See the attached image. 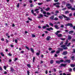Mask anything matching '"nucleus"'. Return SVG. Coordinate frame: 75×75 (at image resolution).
<instances>
[{
    "label": "nucleus",
    "instance_id": "nucleus-1",
    "mask_svg": "<svg viewBox=\"0 0 75 75\" xmlns=\"http://www.w3.org/2000/svg\"><path fill=\"white\" fill-rule=\"evenodd\" d=\"M63 62H64L63 59H61L60 60L56 61V63L58 64H60V63Z\"/></svg>",
    "mask_w": 75,
    "mask_h": 75
},
{
    "label": "nucleus",
    "instance_id": "nucleus-2",
    "mask_svg": "<svg viewBox=\"0 0 75 75\" xmlns=\"http://www.w3.org/2000/svg\"><path fill=\"white\" fill-rule=\"evenodd\" d=\"M65 27H67V26H69L70 27H73V25L71 23H68L67 24H66L65 25Z\"/></svg>",
    "mask_w": 75,
    "mask_h": 75
},
{
    "label": "nucleus",
    "instance_id": "nucleus-3",
    "mask_svg": "<svg viewBox=\"0 0 75 75\" xmlns=\"http://www.w3.org/2000/svg\"><path fill=\"white\" fill-rule=\"evenodd\" d=\"M39 16H40L38 17V18H42V17H44L43 15H42V14H39Z\"/></svg>",
    "mask_w": 75,
    "mask_h": 75
},
{
    "label": "nucleus",
    "instance_id": "nucleus-4",
    "mask_svg": "<svg viewBox=\"0 0 75 75\" xmlns=\"http://www.w3.org/2000/svg\"><path fill=\"white\" fill-rule=\"evenodd\" d=\"M46 30H47V31H50V30H53L54 29H53L51 27L49 28H46Z\"/></svg>",
    "mask_w": 75,
    "mask_h": 75
},
{
    "label": "nucleus",
    "instance_id": "nucleus-5",
    "mask_svg": "<svg viewBox=\"0 0 75 75\" xmlns=\"http://www.w3.org/2000/svg\"><path fill=\"white\" fill-rule=\"evenodd\" d=\"M68 54V52L67 51H64L63 52L62 54L64 55H67V54Z\"/></svg>",
    "mask_w": 75,
    "mask_h": 75
},
{
    "label": "nucleus",
    "instance_id": "nucleus-6",
    "mask_svg": "<svg viewBox=\"0 0 75 75\" xmlns=\"http://www.w3.org/2000/svg\"><path fill=\"white\" fill-rule=\"evenodd\" d=\"M66 65H67V64H60V66L61 67H66Z\"/></svg>",
    "mask_w": 75,
    "mask_h": 75
},
{
    "label": "nucleus",
    "instance_id": "nucleus-7",
    "mask_svg": "<svg viewBox=\"0 0 75 75\" xmlns=\"http://www.w3.org/2000/svg\"><path fill=\"white\" fill-rule=\"evenodd\" d=\"M10 69H11V72H14V69H13V67H10Z\"/></svg>",
    "mask_w": 75,
    "mask_h": 75
},
{
    "label": "nucleus",
    "instance_id": "nucleus-8",
    "mask_svg": "<svg viewBox=\"0 0 75 75\" xmlns=\"http://www.w3.org/2000/svg\"><path fill=\"white\" fill-rule=\"evenodd\" d=\"M54 26L55 28H56V29H59V27H58V26L57 25H55Z\"/></svg>",
    "mask_w": 75,
    "mask_h": 75
},
{
    "label": "nucleus",
    "instance_id": "nucleus-9",
    "mask_svg": "<svg viewBox=\"0 0 75 75\" xmlns=\"http://www.w3.org/2000/svg\"><path fill=\"white\" fill-rule=\"evenodd\" d=\"M50 18L51 19V20H54V16H52L50 17Z\"/></svg>",
    "mask_w": 75,
    "mask_h": 75
},
{
    "label": "nucleus",
    "instance_id": "nucleus-10",
    "mask_svg": "<svg viewBox=\"0 0 75 75\" xmlns=\"http://www.w3.org/2000/svg\"><path fill=\"white\" fill-rule=\"evenodd\" d=\"M50 38H51V37L50 36H48L46 38V40L47 41H49Z\"/></svg>",
    "mask_w": 75,
    "mask_h": 75
},
{
    "label": "nucleus",
    "instance_id": "nucleus-11",
    "mask_svg": "<svg viewBox=\"0 0 75 75\" xmlns=\"http://www.w3.org/2000/svg\"><path fill=\"white\" fill-rule=\"evenodd\" d=\"M30 50L33 53H34V49H33V48H30Z\"/></svg>",
    "mask_w": 75,
    "mask_h": 75
},
{
    "label": "nucleus",
    "instance_id": "nucleus-12",
    "mask_svg": "<svg viewBox=\"0 0 75 75\" xmlns=\"http://www.w3.org/2000/svg\"><path fill=\"white\" fill-rule=\"evenodd\" d=\"M73 33H74V31L73 30H71L69 32V34H73Z\"/></svg>",
    "mask_w": 75,
    "mask_h": 75
},
{
    "label": "nucleus",
    "instance_id": "nucleus-13",
    "mask_svg": "<svg viewBox=\"0 0 75 75\" xmlns=\"http://www.w3.org/2000/svg\"><path fill=\"white\" fill-rule=\"evenodd\" d=\"M57 4L58 5H59V3L57 2V3H54L53 4V6H56Z\"/></svg>",
    "mask_w": 75,
    "mask_h": 75
},
{
    "label": "nucleus",
    "instance_id": "nucleus-14",
    "mask_svg": "<svg viewBox=\"0 0 75 75\" xmlns=\"http://www.w3.org/2000/svg\"><path fill=\"white\" fill-rule=\"evenodd\" d=\"M66 18V19H65V20H66V21H69L71 20V19L69 17H67Z\"/></svg>",
    "mask_w": 75,
    "mask_h": 75
},
{
    "label": "nucleus",
    "instance_id": "nucleus-15",
    "mask_svg": "<svg viewBox=\"0 0 75 75\" xmlns=\"http://www.w3.org/2000/svg\"><path fill=\"white\" fill-rule=\"evenodd\" d=\"M58 49L59 51H62L64 50V49H63V48H58Z\"/></svg>",
    "mask_w": 75,
    "mask_h": 75
},
{
    "label": "nucleus",
    "instance_id": "nucleus-16",
    "mask_svg": "<svg viewBox=\"0 0 75 75\" xmlns=\"http://www.w3.org/2000/svg\"><path fill=\"white\" fill-rule=\"evenodd\" d=\"M68 39L69 40H71V39H72V37H71V36L68 35Z\"/></svg>",
    "mask_w": 75,
    "mask_h": 75
},
{
    "label": "nucleus",
    "instance_id": "nucleus-17",
    "mask_svg": "<svg viewBox=\"0 0 75 75\" xmlns=\"http://www.w3.org/2000/svg\"><path fill=\"white\" fill-rule=\"evenodd\" d=\"M71 67H74L75 66V65L74 64H71L70 65Z\"/></svg>",
    "mask_w": 75,
    "mask_h": 75
},
{
    "label": "nucleus",
    "instance_id": "nucleus-18",
    "mask_svg": "<svg viewBox=\"0 0 75 75\" xmlns=\"http://www.w3.org/2000/svg\"><path fill=\"white\" fill-rule=\"evenodd\" d=\"M69 13V12L68 11H65V14H67Z\"/></svg>",
    "mask_w": 75,
    "mask_h": 75
},
{
    "label": "nucleus",
    "instance_id": "nucleus-19",
    "mask_svg": "<svg viewBox=\"0 0 75 75\" xmlns=\"http://www.w3.org/2000/svg\"><path fill=\"white\" fill-rule=\"evenodd\" d=\"M38 8H39V9H41V10H40L41 12H42V11H44V10H43V9H42V8L39 7Z\"/></svg>",
    "mask_w": 75,
    "mask_h": 75
},
{
    "label": "nucleus",
    "instance_id": "nucleus-20",
    "mask_svg": "<svg viewBox=\"0 0 75 75\" xmlns=\"http://www.w3.org/2000/svg\"><path fill=\"white\" fill-rule=\"evenodd\" d=\"M50 10V8H47L46 9H45V10H46V11H49V10Z\"/></svg>",
    "mask_w": 75,
    "mask_h": 75
},
{
    "label": "nucleus",
    "instance_id": "nucleus-21",
    "mask_svg": "<svg viewBox=\"0 0 75 75\" xmlns=\"http://www.w3.org/2000/svg\"><path fill=\"white\" fill-rule=\"evenodd\" d=\"M50 63L51 64H54V60H51L50 61Z\"/></svg>",
    "mask_w": 75,
    "mask_h": 75
},
{
    "label": "nucleus",
    "instance_id": "nucleus-22",
    "mask_svg": "<svg viewBox=\"0 0 75 75\" xmlns=\"http://www.w3.org/2000/svg\"><path fill=\"white\" fill-rule=\"evenodd\" d=\"M62 16H63V17H64V18H67V16H65V15L62 14Z\"/></svg>",
    "mask_w": 75,
    "mask_h": 75
},
{
    "label": "nucleus",
    "instance_id": "nucleus-23",
    "mask_svg": "<svg viewBox=\"0 0 75 75\" xmlns=\"http://www.w3.org/2000/svg\"><path fill=\"white\" fill-rule=\"evenodd\" d=\"M59 18H60V19H63V17H62V16H59Z\"/></svg>",
    "mask_w": 75,
    "mask_h": 75
},
{
    "label": "nucleus",
    "instance_id": "nucleus-24",
    "mask_svg": "<svg viewBox=\"0 0 75 75\" xmlns=\"http://www.w3.org/2000/svg\"><path fill=\"white\" fill-rule=\"evenodd\" d=\"M0 54L2 57H4V54H3V52H1Z\"/></svg>",
    "mask_w": 75,
    "mask_h": 75
},
{
    "label": "nucleus",
    "instance_id": "nucleus-25",
    "mask_svg": "<svg viewBox=\"0 0 75 75\" xmlns=\"http://www.w3.org/2000/svg\"><path fill=\"white\" fill-rule=\"evenodd\" d=\"M49 25H50L52 26V27H53V25H54L53 24H52L51 23H49Z\"/></svg>",
    "mask_w": 75,
    "mask_h": 75
},
{
    "label": "nucleus",
    "instance_id": "nucleus-26",
    "mask_svg": "<svg viewBox=\"0 0 75 75\" xmlns=\"http://www.w3.org/2000/svg\"><path fill=\"white\" fill-rule=\"evenodd\" d=\"M61 36H62V34H59L57 35V37H61Z\"/></svg>",
    "mask_w": 75,
    "mask_h": 75
},
{
    "label": "nucleus",
    "instance_id": "nucleus-27",
    "mask_svg": "<svg viewBox=\"0 0 75 75\" xmlns=\"http://www.w3.org/2000/svg\"><path fill=\"white\" fill-rule=\"evenodd\" d=\"M27 66L28 68H31V65H30V64H27Z\"/></svg>",
    "mask_w": 75,
    "mask_h": 75
},
{
    "label": "nucleus",
    "instance_id": "nucleus-28",
    "mask_svg": "<svg viewBox=\"0 0 75 75\" xmlns=\"http://www.w3.org/2000/svg\"><path fill=\"white\" fill-rule=\"evenodd\" d=\"M68 40H66V42L65 43V45H67V44H68Z\"/></svg>",
    "mask_w": 75,
    "mask_h": 75
},
{
    "label": "nucleus",
    "instance_id": "nucleus-29",
    "mask_svg": "<svg viewBox=\"0 0 75 75\" xmlns=\"http://www.w3.org/2000/svg\"><path fill=\"white\" fill-rule=\"evenodd\" d=\"M66 47V46L65 45H63L61 46V47L62 48H64V47Z\"/></svg>",
    "mask_w": 75,
    "mask_h": 75
},
{
    "label": "nucleus",
    "instance_id": "nucleus-30",
    "mask_svg": "<svg viewBox=\"0 0 75 75\" xmlns=\"http://www.w3.org/2000/svg\"><path fill=\"white\" fill-rule=\"evenodd\" d=\"M55 52V50H52L51 51V53L52 54H54V53Z\"/></svg>",
    "mask_w": 75,
    "mask_h": 75
},
{
    "label": "nucleus",
    "instance_id": "nucleus-31",
    "mask_svg": "<svg viewBox=\"0 0 75 75\" xmlns=\"http://www.w3.org/2000/svg\"><path fill=\"white\" fill-rule=\"evenodd\" d=\"M67 8L68 9H71L72 8V6H68L67 7Z\"/></svg>",
    "mask_w": 75,
    "mask_h": 75
},
{
    "label": "nucleus",
    "instance_id": "nucleus-32",
    "mask_svg": "<svg viewBox=\"0 0 75 75\" xmlns=\"http://www.w3.org/2000/svg\"><path fill=\"white\" fill-rule=\"evenodd\" d=\"M67 62H68V63H70L71 62V60H67Z\"/></svg>",
    "mask_w": 75,
    "mask_h": 75
},
{
    "label": "nucleus",
    "instance_id": "nucleus-33",
    "mask_svg": "<svg viewBox=\"0 0 75 75\" xmlns=\"http://www.w3.org/2000/svg\"><path fill=\"white\" fill-rule=\"evenodd\" d=\"M38 5H39V6H41V5H42V3H38Z\"/></svg>",
    "mask_w": 75,
    "mask_h": 75
},
{
    "label": "nucleus",
    "instance_id": "nucleus-34",
    "mask_svg": "<svg viewBox=\"0 0 75 75\" xmlns=\"http://www.w3.org/2000/svg\"><path fill=\"white\" fill-rule=\"evenodd\" d=\"M25 47L26 48V49H27V50H28V51H30V49H29V48H28V47H27V46H25Z\"/></svg>",
    "mask_w": 75,
    "mask_h": 75
},
{
    "label": "nucleus",
    "instance_id": "nucleus-35",
    "mask_svg": "<svg viewBox=\"0 0 75 75\" xmlns=\"http://www.w3.org/2000/svg\"><path fill=\"white\" fill-rule=\"evenodd\" d=\"M28 20H30V21H33V20H32V19L31 18H30L29 17H28Z\"/></svg>",
    "mask_w": 75,
    "mask_h": 75
},
{
    "label": "nucleus",
    "instance_id": "nucleus-36",
    "mask_svg": "<svg viewBox=\"0 0 75 75\" xmlns=\"http://www.w3.org/2000/svg\"><path fill=\"white\" fill-rule=\"evenodd\" d=\"M19 5H20V3H18L17 6V7H18H18H19L20 6Z\"/></svg>",
    "mask_w": 75,
    "mask_h": 75
},
{
    "label": "nucleus",
    "instance_id": "nucleus-37",
    "mask_svg": "<svg viewBox=\"0 0 75 75\" xmlns=\"http://www.w3.org/2000/svg\"><path fill=\"white\" fill-rule=\"evenodd\" d=\"M70 6V4H67L66 5V6H67V7H68V6Z\"/></svg>",
    "mask_w": 75,
    "mask_h": 75
},
{
    "label": "nucleus",
    "instance_id": "nucleus-38",
    "mask_svg": "<svg viewBox=\"0 0 75 75\" xmlns=\"http://www.w3.org/2000/svg\"><path fill=\"white\" fill-rule=\"evenodd\" d=\"M17 60H18V58H15V60H14V62H16V61H17Z\"/></svg>",
    "mask_w": 75,
    "mask_h": 75
},
{
    "label": "nucleus",
    "instance_id": "nucleus-39",
    "mask_svg": "<svg viewBox=\"0 0 75 75\" xmlns=\"http://www.w3.org/2000/svg\"><path fill=\"white\" fill-rule=\"evenodd\" d=\"M38 10H39V9H38V8H36L34 10V11H38Z\"/></svg>",
    "mask_w": 75,
    "mask_h": 75
},
{
    "label": "nucleus",
    "instance_id": "nucleus-40",
    "mask_svg": "<svg viewBox=\"0 0 75 75\" xmlns=\"http://www.w3.org/2000/svg\"><path fill=\"white\" fill-rule=\"evenodd\" d=\"M63 49L64 50H67V49H68V47H64L63 48Z\"/></svg>",
    "mask_w": 75,
    "mask_h": 75
},
{
    "label": "nucleus",
    "instance_id": "nucleus-41",
    "mask_svg": "<svg viewBox=\"0 0 75 75\" xmlns=\"http://www.w3.org/2000/svg\"><path fill=\"white\" fill-rule=\"evenodd\" d=\"M35 57H33V62H34V61H35Z\"/></svg>",
    "mask_w": 75,
    "mask_h": 75
},
{
    "label": "nucleus",
    "instance_id": "nucleus-42",
    "mask_svg": "<svg viewBox=\"0 0 75 75\" xmlns=\"http://www.w3.org/2000/svg\"><path fill=\"white\" fill-rule=\"evenodd\" d=\"M30 6L31 7H34V5L33 4H31L30 5Z\"/></svg>",
    "mask_w": 75,
    "mask_h": 75
},
{
    "label": "nucleus",
    "instance_id": "nucleus-43",
    "mask_svg": "<svg viewBox=\"0 0 75 75\" xmlns=\"http://www.w3.org/2000/svg\"><path fill=\"white\" fill-rule=\"evenodd\" d=\"M31 12L32 14H34V10L32 9L31 10Z\"/></svg>",
    "mask_w": 75,
    "mask_h": 75
},
{
    "label": "nucleus",
    "instance_id": "nucleus-44",
    "mask_svg": "<svg viewBox=\"0 0 75 75\" xmlns=\"http://www.w3.org/2000/svg\"><path fill=\"white\" fill-rule=\"evenodd\" d=\"M54 20H55V21H56L57 20H58V18L56 17L54 18Z\"/></svg>",
    "mask_w": 75,
    "mask_h": 75
},
{
    "label": "nucleus",
    "instance_id": "nucleus-45",
    "mask_svg": "<svg viewBox=\"0 0 75 75\" xmlns=\"http://www.w3.org/2000/svg\"><path fill=\"white\" fill-rule=\"evenodd\" d=\"M72 71V69H69V72H71Z\"/></svg>",
    "mask_w": 75,
    "mask_h": 75
},
{
    "label": "nucleus",
    "instance_id": "nucleus-46",
    "mask_svg": "<svg viewBox=\"0 0 75 75\" xmlns=\"http://www.w3.org/2000/svg\"><path fill=\"white\" fill-rule=\"evenodd\" d=\"M27 73L28 75H30V71H29L28 70L27 71Z\"/></svg>",
    "mask_w": 75,
    "mask_h": 75
},
{
    "label": "nucleus",
    "instance_id": "nucleus-47",
    "mask_svg": "<svg viewBox=\"0 0 75 75\" xmlns=\"http://www.w3.org/2000/svg\"><path fill=\"white\" fill-rule=\"evenodd\" d=\"M46 28H47V26H44L42 27V28H43V29H45Z\"/></svg>",
    "mask_w": 75,
    "mask_h": 75
},
{
    "label": "nucleus",
    "instance_id": "nucleus-48",
    "mask_svg": "<svg viewBox=\"0 0 75 75\" xmlns=\"http://www.w3.org/2000/svg\"><path fill=\"white\" fill-rule=\"evenodd\" d=\"M61 28H64V25H61Z\"/></svg>",
    "mask_w": 75,
    "mask_h": 75
},
{
    "label": "nucleus",
    "instance_id": "nucleus-49",
    "mask_svg": "<svg viewBox=\"0 0 75 75\" xmlns=\"http://www.w3.org/2000/svg\"><path fill=\"white\" fill-rule=\"evenodd\" d=\"M46 14L47 15H49L50 16L51 15V14L50 13H49V12H47L46 13Z\"/></svg>",
    "mask_w": 75,
    "mask_h": 75
},
{
    "label": "nucleus",
    "instance_id": "nucleus-50",
    "mask_svg": "<svg viewBox=\"0 0 75 75\" xmlns=\"http://www.w3.org/2000/svg\"><path fill=\"white\" fill-rule=\"evenodd\" d=\"M70 45H71V43L69 42L67 45V47H69V46H70Z\"/></svg>",
    "mask_w": 75,
    "mask_h": 75
},
{
    "label": "nucleus",
    "instance_id": "nucleus-51",
    "mask_svg": "<svg viewBox=\"0 0 75 75\" xmlns=\"http://www.w3.org/2000/svg\"><path fill=\"white\" fill-rule=\"evenodd\" d=\"M46 13H47L45 11H43V14H46Z\"/></svg>",
    "mask_w": 75,
    "mask_h": 75
},
{
    "label": "nucleus",
    "instance_id": "nucleus-52",
    "mask_svg": "<svg viewBox=\"0 0 75 75\" xmlns=\"http://www.w3.org/2000/svg\"><path fill=\"white\" fill-rule=\"evenodd\" d=\"M59 52H60V51H59V50H58L56 52V54H59Z\"/></svg>",
    "mask_w": 75,
    "mask_h": 75
},
{
    "label": "nucleus",
    "instance_id": "nucleus-53",
    "mask_svg": "<svg viewBox=\"0 0 75 75\" xmlns=\"http://www.w3.org/2000/svg\"><path fill=\"white\" fill-rule=\"evenodd\" d=\"M71 10H73V11H74L75 10V8H71Z\"/></svg>",
    "mask_w": 75,
    "mask_h": 75
},
{
    "label": "nucleus",
    "instance_id": "nucleus-54",
    "mask_svg": "<svg viewBox=\"0 0 75 75\" xmlns=\"http://www.w3.org/2000/svg\"><path fill=\"white\" fill-rule=\"evenodd\" d=\"M63 43H64V42H63V41L61 42V43L60 44V45H62V44H63Z\"/></svg>",
    "mask_w": 75,
    "mask_h": 75
},
{
    "label": "nucleus",
    "instance_id": "nucleus-55",
    "mask_svg": "<svg viewBox=\"0 0 75 75\" xmlns=\"http://www.w3.org/2000/svg\"><path fill=\"white\" fill-rule=\"evenodd\" d=\"M75 41V39H72L71 41H72V42H74Z\"/></svg>",
    "mask_w": 75,
    "mask_h": 75
},
{
    "label": "nucleus",
    "instance_id": "nucleus-56",
    "mask_svg": "<svg viewBox=\"0 0 75 75\" xmlns=\"http://www.w3.org/2000/svg\"><path fill=\"white\" fill-rule=\"evenodd\" d=\"M60 39L62 40V41H65V38H61Z\"/></svg>",
    "mask_w": 75,
    "mask_h": 75
},
{
    "label": "nucleus",
    "instance_id": "nucleus-57",
    "mask_svg": "<svg viewBox=\"0 0 75 75\" xmlns=\"http://www.w3.org/2000/svg\"><path fill=\"white\" fill-rule=\"evenodd\" d=\"M32 37L33 38L35 37V35L32 34Z\"/></svg>",
    "mask_w": 75,
    "mask_h": 75
},
{
    "label": "nucleus",
    "instance_id": "nucleus-58",
    "mask_svg": "<svg viewBox=\"0 0 75 75\" xmlns=\"http://www.w3.org/2000/svg\"><path fill=\"white\" fill-rule=\"evenodd\" d=\"M46 27H50V26H49V25L47 24L46 25Z\"/></svg>",
    "mask_w": 75,
    "mask_h": 75
},
{
    "label": "nucleus",
    "instance_id": "nucleus-59",
    "mask_svg": "<svg viewBox=\"0 0 75 75\" xmlns=\"http://www.w3.org/2000/svg\"><path fill=\"white\" fill-rule=\"evenodd\" d=\"M56 7H57V8H59V7H60L59 5H56Z\"/></svg>",
    "mask_w": 75,
    "mask_h": 75
},
{
    "label": "nucleus",
    "instance_id": "nucleus-60",
    "mask_svg": "<svg viewBox=\"0 0 75 75\" xmlns=\"http://www.w3.org/2000/svg\"><path fill=\"white\" fill-rule=\"evenodd\" d=\"M73 53H75V49H74L73 50Z\"/></svg>",
    "mask_w": 75,
    "mask_h": 75
},
{
    "label": "nucleus",
    "instance_id": "nucleus-61",
    "mask_svg": "<svg viewBox=\"0 0 75 75\" xmlns=\"http://www.w3.org/2000/svg\"><path fill=\"white\" fill-rule=\"evenodd\" d=\"M36 54L37 55V56H38L40 55V53L37 52L36 53Z\"/></svg>",
    "mask_w": 75,
    "mask_h": 75
},
{
    "label": "nucleus",
    "instance_id": "nucleus-62",
    "mask_svg": "<svg viewBox=\"0 0 75 75\" xmlns=\"http://www.w3.org/2000/svg\"><path fill=\"white\" fill-rule=\"evenodd\" d=\"M8 55H9V56H12V54H11L10 53H8Z\"/></svg>",
    "mask_w": 75,
    "mask_h": 75
},
{
    "label": "nucleus",
    "instance_id": "nucleus-63",
    "mask_svg": "<svg viewBox=\"0 0 75 75\" xmlns=\"http://www.w3.org/2000/svg\"><path fill=\"white\" fill-rule=\"evenodd\" d=\"M6 43H8V40H7V39H6Z\"/></svg>",
    "mask_w": 75,
    "mask_h": 75
},
{
    "label": "nucleus",
    "instance_id": "nucleus-64",
    "mask_svg": "<svg viewBox=\"0 0 75 75\" xmlns=\"http://www.w3.org/2000/svg\"><path fill=\"white\" fill-rule=\"evenodd\" d=\"M15 41L16 43H17V39L15 40Z\"/></svg>",
    "mask_w": 75,
    "mask_h": 75
}]
</instances>
